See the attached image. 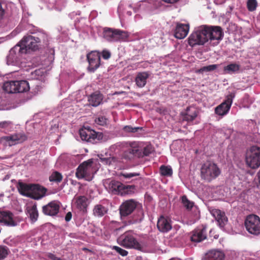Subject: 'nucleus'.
<instances>
[{"label":"nucleus","mask_w":260,"mask_h":260,"mask_svg":"<svg viewBox=\"0 0 260 260\" xmlns=\"http://www.w3.org/2000/svg\"><path fill=\"white\" fill-rule=\"evenodd\" d=\"M47 41L48 35L44 32L40 31L33 36H24L18 45L21 49L24 50L23 52L27 54L31 51L38 50L42 42L46 43Z\"/></svg>","instance_id":"1"},{"label":"nucleus","mask_w":260,"mask_h":260,"mask_svg":"<svg viewBox=\"0 0 260 260\" xmlns=\"http://www.w3.org/2000/svg\"><path fill=\"white\" fill-rule=\"evenodd\" d=\"M19 190L23 195L35 200H39L45 195L47 189L39 184L20 183Z\"/></svg>","instance_id":"2"},{"label":"nucleus","mask_w":260,"mask_h":260,"mask_svg":"<svg viewBox=\"0 0 260 260\" xmlns=\"http://www.w3.org/2000/svg\"><path fill=\"white\" fill-rule=\"evenodd\" d=\"M221 171L218 166L212 162L207 161L201 168V176L204 180L210 182L218 177Z\"/></svg>","instance_id":"3"},{"label":"nucleus","mask_w":260,"mask_h":260,"mask_svg":"<svg viewBox=\"0 0 260 260\" xmlns=\"http://www.w3.org/2000/svg\"><path fill=\"white\" fill-rule=\"evenodd\" d=\"M3 88L8 93H13L26 92L30 87L26 80L8 81L4 83Z\"/></svg>","instance_id":"4"},{"label":"nucleus","mask_w":260,"mask_h":260,"mask_svg":"<svg viewBox=\"0 0 260 260\" xmlns=\"http://www.w3.org/2000/svg\"><path fill=\"white\" fill-rule=\"evenodd\" d=\"M93 161L91 159L85 161L80 164L76 172V176L78 179H84L86 181H91L93 177Z\"/></svg>","instance_id":"5"},{"label":"nucleus","mask_w":260,"mask_h":260,"mask_svg":"<svg viewBox=\"0 0 260 260\" xmlns=\"http://www.w3.org/2000/svg\"><path fill=\"white\" fill-rule=\"evenodd\" d=\"M206 32L204 25L198 27L189 37L188 44L191 47L197 45H204L208 42Z\"/></svg>","instance_id":"6"},{"label":"nucleus","mask_w":260,"mask_h":260,"mask_svg":"<svg viewBox=\"0 0 260 260\" xmlns=\"http://www.w3.org/2000/svg\"><path fill=\"white\" fill-rule=\"evenodd\" d=\"M104 38L109 42H117L125 40L128 37L125 31L106 27L103 31Z\"/></svg>","instance_id":"7"},{"label":"nucleus","mask_w":260,"mask_h":260,"mask_svg":"<svg viewBox=\"0 0 260 260\" xmlns=\"http://www.w3.org/2000/svg\"><path fill=\"white\" fill-rule=\"evenodd\" d=\"M246 162L252 169H256L260 166V147L255 146L250 147L246 153Z\"/></svg>","instance_id":"8"},{"label":"nucleus","mask_w":260,"mask_h":260,"mask_svg":"<svg viewBox=\"0 0 260 260\" xmlns=\"http://www.w3.org/2000/svg\"><path fill=\"white\" fill-rule=\"evenodd\" d=\"M118 243L121 246L127 248H139L140 244L131 231H127L118 239Z\"/></svg>","instance_id":"9"},{"label":"nucleus","mask_w":260,"mask_h":260,"mask_svg":"<svg viewBox=\"0 0 260 260\" xmlns=\"http://www.w3.org/2000/svg\"><path fill=\"white\" fill-rule=\"evenodd\" d=\"M244 223L246 230L250 234L254 235L260 234V218L257 215L251 214L247 216Z\"/></svg>","instance_id":"10"},{"label":"nucleus","mask_w":260,"mask_h":260,"mask_svg":"<svg viewBox=\"0 0 260 260\" xmlns=\"http://www.w3.org/2000/svg\"><path fill=\"white\" fill-rule=\"evenodd\" d=\"M80 137L82 140L92 143H96L102 140L103 138V134L101 132H96L89 128H81L79 131Z\"/></svg>","instance_id":"11"},{"label":"nucleus","mask_w":260,"mask_h":260,"mask_svg":"<svg viewBox=\"0 0 260 260\" xmlns=\"http://www.w3.org/2000/svg\"><path fill=\"white\" fill-rule=\"evenodd\" d=\"M110 188L115 194H129L134 192L135 189L134 185H125L119 181L112 180L109 184Z\"/></svg>","instance_id":"12"},{"label":"nucleus","mask_w":260,"mask_h":260,"mask_svg":"<svg viewBox=\"0 0 260 260\" xmlns=\"http://www.w3.org/2000/svg\"><path fill=\"white\" fill-rule=\"evenodd\" d=\"M205 29L207 30L206 34L208 38V41L216 40L217 43L222 40L224 33L222 28L219 26H208L204 25Z\"/></svg>","instance_id":"13"},{"label":"nucleus","mask_w":260,"mask_h":260,"mask_svg":"<svg viewBox=\"0 0 260 260\" xmlns=\"http://www.w3.org/2000/svg\"><path fill=\"white\" fill-rule=\"evenodd\" d=\"M89 66L88 70L94 72L101 65V53L97 51H92L86 55Z\"/></svg>","instance_id":"14"},{"label":"nucleus","mask_w":260,"mask_h":260,"mask_svg":"<svg viewBox=\"0 0 260 260\" xmlns=\"http://www.w3.org/2000/svg\"><path fill=\"white\" fill-rule=\"evenodd\" d=\"M24 49H21L20 46L16 45L9 51V53L7 56V64L14 66L20 59L21 56L23 54H25L23 51Z\"/></svg>","instance_id":"15"},{"label":"nucleus","mask_w":260,"mask_h":260,"mask_svg":"<svg viewBox=\"0 0 260 260\" xmlns=\"http://www.w3.org/2000/svg\"><path fill=\"white\" fill-rule=\"evenodd\" d=\"M234 96L233 93L228 95L225 101L215 108V114L222 116L227 114L231 108Z\"/></svg>","instance_id":"16"},{"label":"nucleus","mask_w":260,"mask_h":260,"mask_svg":"<svg viewBox=\"0 0 260 260\" xmlns=\"http://www.w3.org/2000/svg\"><path fill=\"white\" fill-rule=\"evenodd\" d=\"M138 203L131 199L123 202L119 207V212L121 217L130 215L136 208Z\"/></svg>","instance_id":"17"},{"label":"nucleus","mask_w":260,"mask_h":260,"mask_svg":"<svg viewBox=\"0 0 260 260\" xmlns=\"http://www.w3.org/2000/svg\"><path fill=\"white\" fill-rule=\"evenodd\" d=\"M0 223L8 226H15L17 225L14 214L9 211L0 210Z\"/></svg>","instance_id":"18"},{"label":"nucleus","mask_w":260,"mask_h":260,"mask_svg":"<svg viewBox=\"0 0 260 260\" xmlns=\"http://www.w3.org/2000/svg\"><path fill=\"white\" fill-rule=\"evenodd\" d=\"M8 145L12 146L22 143L27 140V136L23 133H16L4 137Z\"/></svg>","instance_id":"19"},{"label":"nucleus","mask_w":260,"mask_h":260,"mask_svg":"<svg viewBox=\"0 0 260 260\" xmlns=\"http://www.w3.org/2000/svg\"><path fill=\"white\" fill-rule=\"evenodd\" d=\"M60 209L59 202L53 201L42 208L43 213L46 215L55 216L59 212Z\"/></svg>","instance_id":"20"},{"label":"nucleus","mask_w":260,"mask_h":260,"mask_svg":"<svg viewBox=\"0 0 260 260\" xmlns=\"http://www.w3.org/2000/svg\"><path fill=\"white\" fill-rule=\"evenodd\" d=\"M207 238V229L205 226L198 228L192 232L190 240L193 242H200Z\"/></svg>","instance_id":"21"},{"label":"nucleus","mask_w":260,"mask_h":260,"mask_svg":"<svg viewBox=\"0 0 260 260\" xmlns=\"http://www.w3.org/2000/svg\"><path fill=\"white\" fill-rule=\"evenodd\" d=\"M189 30V24L177 23L174 30V37L178 39H184Z\"/></svg>","instance_id":"22"},{"label":"nucleus","mask_w":260,"mask_h":260,"mask_svg":"<svg viewBox=\"0 0 260 260\" xmlns=\"http://www.w3.org/2000/svg\"><path fill=\"white\" fill-rule=\"evenodd\" d=\"M88 204V198L85 196H79L75 198L76 207L83 213L87 212Z\"/></svg>","instance_id":"23"},{"label":"nucleus","mask_w":260,"mask_h":260,"mask_svg":"<svg viewBox=\"0 0 260 260\" xmlns=\"http://www.w3.org/2000/svg\"><path fill=\"white\" fill-rule=\"evenodd\" d=\"M125 149L132 153L137 157L142 156V149L137 142H127L125 145Z\"/></svg>","instance_id":"24"},{"label":"nucleus","mask_w":260,"mask_h":260,"mask_svg":"<svg viewBox=\"0 0 260 260\" xmlns=\"http://www.w3.org/2000/svg\"><path fill=\"white\" fill-rule=\"evenodd\" d=\"M212 214L219 223L220 226L223 227L228 221V218L224 212L219 209H214L212 210Z\"/></svg>","instance_id":"25"},{"label":"nucleus","mask_w":260,"mask_h":260,"mask_svg":"<svg viewBox=\"0 0 260 260\" xmlns=\"http://www.w3.org/2000/svg\"><path fill=\"white\" fill-rule=\"evenodd\" d=\"M224 254L221 251L212 250L205 255V260H224Z\"/></svg>","instance_id":"26"},{"label":"nucleus","mask_w":260,"mask_h":260,"mask_svg":"<svg viewBox=\"0 0 260 260\" xmlns=\"http://www.w3.org/2000/svg\"><path fill=\"white\" fill-rule=\"evenodd\" d=\"M157 226L158 229L162 232H167L172 229L170 221L163 216L158 220Z\"/></svg>","instance_id":"27"},{"label":"nucleus","mask_w":260,"mask_h":260,"mask_svg":"<svg viewBox=\"0 0 260 260\" xmlns=\"http://www.w3.org/2000/svg\"><path fill=\"white\" fill-rule=\"evenodd\" d=\"M108 211V209L101 204L95 205L92 210L93 215L96 217H102L106 215Z\"/></svg>","instance_id":"28"},{"label":"nucleus","mask_w":260,"mask_h":260,"mask_svg":"<svg viewBox=\"0 0 260 260\" xmlns=\"http://www.w3.org/2000/svg\"><path fill=\"white\" fill-rule=\"evenodd\" d=\"M148 77L149 75L146 72L139 73L135 78V82L137 86L139 88L143 87L146 85Z\"/></svg>","instance_id":"29"},{"label":"nucleus","mask_w":260,"mask_h":260,"mask_svg":"<svg viewBox=\"0 0 260 260\" xmlns=\"http://www.w3.org/2000/svg\"><path fill=\"white\" fill-rule=\"evenodd\" d=\"M103 100V95L99 92H94L91 94L88 98V102L90 105L96 107L99 106Z\"/></svg>","instance_id":"30"},{"label":"nucleus","mask_w":260,"mask_h":260,"mask_svg":"<svg viewBox=\"0 0 260 260\" xmlns=\"http://www.w3.org/2000/svg\"><path fill=\"white\" fill-rule=\"evenodd\" d=\"M240 69V65L236 63H232L225 66L223 71L225 74H232L238 73Z\"/></svg>","instance_id":"31"},{"label":"nucleus","mask_w":260,"mask_h":260,"mask_svg":"<svg viewBox=\"0 0 260 260\" xmlns=\"http://www.w3.org/2000/svg\"><path fill=\"white\" fill-rule=\"evenodd\" d=\"M27 212L29 214L30 219L32 222L36 221L39 216V213L36 204L32 205L27 209Z\"/></svg>","instance_id":"32"},{"label":"nucleus","mask_w":260,"mask_h":260,"mask_svg":"<svg viewBox=\"0 0 260 260\" xmlns=\"http://www.w3.org/2000/svg\"><path fill=\"white\" fill-rule=\"evenodd\" d=\"M191 108L188 107L186 109V113L184 115L183 119L188 122L192 121L197 116L198 113L197 111L193 109V111H191Z\"/></svg>","instance_id":"33"},{"label":"nucleus","mask_w":260,"mask_h":260,"mask_svg":"<svg viewBox=\"0 0 260 260\" xmlns=\"http://www.w3.org/2000/svg\"><path fill=\"white\" fill-rule=\"evenodd\" d=\"M100 160L101 162L107 165H111L118 162V159L114 156L104 157L102 155L101 157H100Z\"/></svg>","instance_id":"34"},{"label":"nucleus","mask_w":260,"mask_h":260,"mask_svg":"<svg viewBox=\"0 0 260 260\" xmlns=\"http://www.w3.org/2000/svg\"><path fill=\"white\" fill-rule=\"evenodd\" d=\"M160 173L162 176H171L173 174L172 168L170 166L162 165L159 168Z\"/></svg>","instance_id":"35"},{"label":"nucleus","mask_w":260,"mask_h":260,"mask_svg":"<svg viewBox=\"0 0 260 260\" xmlns=\"http://www.w3.org/2000/svg\"><path fill=\"white\" fill-rule=\"evenodd\" d=\"M62 179V175L61 174V173L57 171L53 172L49 177V181L51 182H55L56 183H59L61 181Z\"/></svg>","instance_id":"36"},{"label":"nucleus","mask_w":260,"mask_h":260,"mask_svg":"<svg viewBox=\"0 0 260 260\" xmlns=\"http://www.w3.org/2000/svg\"><path fill=\"white\" fill-rule=\"evenodd\" d=\"M246 5L248 10L250 12H253L256 9L258 3L256 0H247Z\"/></svg>","instance_id":"37"},{"label":"nucleus","mask_w":260,"mask_h":260,"mask_svg":"<svg viewBox=\"0 0 260 260\" xmlns=\"http://www.w3.org/2000/svg\"><path fill=\"white\" fill-rule=\"evenodd\" d=\"M218 64H211L205 66L198 70V73H203L204 72H208L214 71L218 68Z\"/></svg>","instance_id":"38"},{"label":"nucleus","mask_w":260,"mask_h":260,"mask_svg":"<svg viewBox=\"0 0 260 260\" xmlns=\"http://www.w3.org/2000/svg\"><path fill=\"white\" fill-rule=\"evenodd\" d=\"M136 156L134 155L130 151H128L127 149H125L121 155V159H124L126 161H129L134 159Z\"/></svg>","instance_id":"39"},{"label":"nucleus","mask_w":260,"mask_h":260,"mask_svg":"<svg viewBox=\"0 0 260 260\" xmlns=\"http://www.w3.org/2000/svg\"><path fill=\"white\" fill-rule=\"evenodd\" d=\"M182 203L183 206L188 210H190L193 206V203L188 200L186 196H183L181 198Z\"/></svg>","instance_id":"40"},{"label":"nucleus","mask_w":260,"mask_h":260,"mask_svg":"<svg viewBox=\"0 0 260 260\" xmlns=\"http://www.w3.org/2000/svg\"><path fill=\"white\" fill-rule=\"evenodd\" d=\"M141 127H133L131 125H126L123 127V130L126 133H135L139 130H142Z\"/></svg>","instance_id":"41"},{"label":"nucleus","mask_w":260,"mask_h":260,"mask_svg":"<svg viewBox=\"0 0 260 260\" xmlns=\"http://www.w3.org/2000/svg\"><path fill=\"white\" fill-rule=\"evenodd\" d=\"M9 249L6 246H0V260L5 259L8 255Z\"/></svg>","instance_id":"42"},{"label":"nucleus","mask_w":260,"mask_h":260,"mask_svg":"<svg viewBox=\"0 0 260 260\" xmlns=\"http://www.w3.org/2000/svg\"><path fill=\"white\" fill-rule=\"evenodd\" d=\"M140 175L139 173H127L122 172L120 174L119 176L122 177L124 179H131L134 177L138 176Z\"/></svg>","instance_id":"43"},{"label":"nucleus","mask_w":260,"mask_h":260,"mask_svg":"<svg viewBox=\"0 0 260 260\" xmlns=\"http://www.w3.org/2000/svg\"><path fill=\"white\" fill-rule=\"evenodd\" d=\"M108 119L104 116H100L94 120L95 122L100 125H106Z\"/></svg>","instance_id":"44"},{"label":"nucleus","mask_w":260,"mask_h":260,"mask_svg":"<svg viewBox=\"0 0 260 260\" xmlns=\"http://www.w3.org/2000/svg\"><path fill=\"white\" fill-rule=\"evenodd\" d=\"M112 249H114L117 253L123 256H126L128 254V252L126 250L117 246H114Z\"/></svg>","instance_id":"45"},{"label":"nucleus","mask_w":260,"mask_h":260,"mask_svg":"<svg viewBox=\"0 0 260 260\" xmlns=\"http://www.w3.org/2000/svg\"><path fill=\"white\" fill-rule=\"evenodd\" d=\"M153 151L152 148L151 146H147L142 150V156L143 155L148 156Z\"/></svg>","instance_id":"46"},{"label":"nucleus","mask_w":260,"mask_h":260,"mask_svg":"<svg viewBox=\"0 0 260 260\" xmlns=\"http://www.w3.org/2000/svg\"><path fill=\"white\" fill-rule=\"evenodd\" d=\"M101 53V56L105 59H108L111 56V52L107 50H103Z\"/></svg>","instance_id":"47"},{"label":"nucleus","mask_w":260,"mask_h":260,"mask_svg":"<svg viewBox=\"0 0 260 260\" xmlns=\"http://www.w3.org/2000/svg\"><path fill=\"white\" fill-rule=\"evenodd\" d=\"M138 217L135 219V222H140L143 219L144 216V213L142 209L138 210Z\"/></svg>","instance_id":"48"},{"label":"nucleus","mask_w":260,"mask_h":260,"mask_svg":"<svg viewBox=\"0 0 260 260\" xmlns=\"http://www.w3.org/2000/svg\"><path fill=\"white\" fill-rule=\"evenodd\" d=\"M46 256L51 260H62L61 258L57 257L55 255L52 253H48Z\"/></svg>","instance_id":"49"},{"label":"nucleus","mask_w":260,"mask_h":260,"mask_svg":"<svg viewBox=\"0 0 260 260\" xmlns=\"http://www.w3.org/2000/svg\"><path fill=\"white\" fill-rule=\"evenodd\" d=\"M5 10L3 8L2 4L0 2V20H1L3 18L4 15H5Z\"/></svg>","instance_id":"50"},{"label":"nucleus","mask_w":260,"mask_h":260,"mask_svg":"<svg viewBox=\"0 0 260 260\" xmlns=\"http://www.w3.org/2000/svg\"><path fill=\"white\" fill-rule=\"evenodd\" d=\"M11 124V122L9 121H2L0 122V127L1 128H5Z\"/></svg>","instance_id":"51"},{"label":"nucleus","mask_w":260,"mask_h":260,"mask_svg":"<svg viewBox=\"0 0 260 260\" xmlns=\"http://www.w3.org/2000/svg\"><path fill=\"white\" fill-rule=\"evenodd\" d=\"M72 217V214L71 212H69L67 213L66 216H65V220L67 222H69L71 220Z\"/></svg>","instance_id":"52"},{"label":"nucleus","mask_w":260,"mask_h":260,"mask_svg":"<svg viewBox=\"0 0 260 260\" xmlns=\"http://www.w3.org/2000/svg\"><path fill=\"white\" fill-rule=\"evenodd\" d=\"M180 0H162V1H164V2H165L167 4H176Z\"/></svg>","instance_id":"53"},{"label":"nucleus","mask_w":260,"mask_h":260,"mask_svg":"<svg viewBox=\"0 0 260 260\" xmlns=\"http://www.w3.org/2000/svg\"><path fill=\"white\" fill-rule=\"evenodd\" d=\"M258 180H259V183L260 184V170L259 171V172L258 173Z\"/></svg>","instance_id":"54"},{"label":"nucleus","mask_w":260,"mask_h":260,"mask_svg":"<svg viewBox=\"0 0 260 260\" xmlns=\"http://www.w3.org/2000/svg\"><path fill=\"white\" fill-rule=\"evenodd\" d=\"M127 14L129 15V16H131L132 15V12H130V11H127Z\"/></svg>","instance_id":"55"},{"label":"nucleus","mask_w":260,"mask_h":260,"mask_svg":"<svg viewBox=\"0 0 260 260\" xmlns=\"http://www.w3.org/2000/svg\"><path fill=\"white\" fill-rule=\"evenodd\" d=\"M136 260H142L141 257H137Z\"/></svg>","instance_id":"56"},{"label":"nucleus","mask_w":260,"mask_h":260,"mask_svg":"<svg viewBox=\"0 0 260 260\" xmlns=\"http://www.w3.org/2000/svg\"><path fill=\"white\" fill-rule=\"evenodd\" d=\"M128 7H129V8H132V4H129V5H128Z\"/></svg>","instance_id":"57"},{"label":"nucleus","mask_w":260,"mask_h":260,"mask_svg":"<svg viewBox=\"0 0 260 260\" xmlns=\"http://www.w3.org/2000/svg\"><path fill=\"white\" fill-rule=\"evenodd\" d=\"M133 10L135 11V12H136V9L135 8H133Z\"/></svg>","instance_id":"58"},{"label":"nucleus","mask_w":260,"mask_h":260,"mask_svg":"<svg viewBox=\"0 0 260 260\" xmlns=\"http://www.w3.org/2000/svg\"><path fill=\"white\" fill-rule=\"evenodd\" d=\"M211 232H212V230H210V233L211 234Z\"/></svg>","instance_id":"59"},{"label":"nucleus","mask_w":260,"mask_h":260,"mask_svg":"<svg viewBox=\"0 0 260 260\" xmlns=\"http://www.w3.org/2000/svg\"><path fill=\"white\" fill-rule=\"evenodd\" d=\"M169 260H174V259L173 258H171V259H170Z\"/></svg>","instance_id":"60"},{"label":"nucleus","mask_w":260,"mask_h":260,"mask_svg":"<svg viewBox=\"0 0 260 260\" xmlns=\"http://www.w3.org/2000/svg\"><path fill=\"white\" fill-rule=\"evenodd\" d=\"M0 158H1V157H0Z\"/></svg>","instance_id":"61"}]
</instances>
